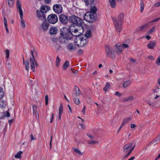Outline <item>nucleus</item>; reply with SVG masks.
Segmentation results:
<instances>
[{"instance_id":"1","label":"nucleus","mask_w":160,"mask_h":160,"mask_svg":"<svg viewBox=\"0 0 160 160\" xmlns=\"http://www.w3.org/2000/svg\"><path fill=\"white\" fill-rule=\"evenodd\" d=\"M97 9L95 6L92 7L90 11L87 12L84 17V20L89 22H93L96 21Z\"/></svg>"},{"instance_id":"2","label":"nucleus","mask_w":160,"mask_h":160,"mask_svg":"<svg viewBox=\"0 0 160 160\" xmlns=\"http://www.w3.org/2000/svg\"><path fill=\"white\" fill-rule=\"evenodd\" d=\"M124 14L123 13L119 14L118 18H113V21L115 29L118 32L120 33L121 31L122 25L123 23Z\"/></svg>"},{"instance_id":"3","label":"nucleus","mask_w":160,"mask_h":160,"mask_svg":"<svg viewBox=\"0 0 160 160\" xmlns=\"http://www.w3.org/2000/svg\"><path fill=\"white\" fill-rule=\"evenodd\" d=\"M69 21L72 23L70 28H71L72 26L75 27L81 26L83 23L82 20L80 18L75 15H72L70 17Z\"/></svg>"},{"instance_id":"4","label":"nucleus","mask_w":160,"mask_h":160,"mask_svg":"<svg viewBox=\"0 0 160 160\" xmlns=\"http://www.w3.org/2000/svg\"><path fill=\"white\" fill-rule=\"evenodd\" d=\"M76 36V38L74 39V42L78 47L84 46L87 43L88 41L86 37L78 36Z\"/></svg>"},{"instance_id":"5","label":"nucleus","mask_w":160,"mask_h":160,"mask_svg":"<svg viewBox=\"0 0 160 160\" xmlns=\"http://www.w3.org/2000/svg\"><path fill=\"white\" fill-rule=\"evenodd\" d=\"M32 57H30L31 66L33 72L35 71V66H38V63L35 59L34 56V53H35L37 55V52L35 51H31V52Z\"/></svg>"},{"instance_id":"6","label":"nucleus","mask_w":160,"mask_h":160,"mask_svg":"<svg viewBox=\"0 0 160 160\" xmlns=\"http://www.w3.org/2000/svg\"><path fill=\"white\" fill-rule=\"evenodd\" d=\"M47 20L48 22L49 23L54 24L58 22V18L56 14H51L48 16L47 18Z\"/></svg>"},{"instance_id":"7","label":"nucleus","mask_w":160,"mask_h":160,"mask_svg":"<svg viewBox=\"0 0 160 160\" xmlns=\"http://www.w3.org/2000/svg\"><path fill=\"white\" fill-rule=\"evenodd\" d=\"M59 19L60 22L63 25H67L69 21V18L64 14H61L59 16Z\"/></svg>"},{"instance_id":"8","label":"nucleus","mask_w":160,"mask_h":160,"mask_svg":"<svg viewBox=\"0 0 160 160\" xmlns=\"http://www.w3.org/2000/svg\"><path fill=\"white\" fill-rule=\"evenodd\" d=\"M135 147V145H134L133 146L132 143H130L126 144L123 148V151L125 152H130L131 153L132 151L134 149Z\"/></svg>"},{"instance_id":"9","label":"nucleus","mask_w":160,"mask_h":160,"mask_svg":"<svg viewBox=\"0 0 160 160\" xmlns=\"http://www.w3.org/2000/svg\"><path fill=\"white\" fill-rule=\"evenodd\" d=\"M52 9L55 13L57 14L61 13L62 12V6L59 4L54 5Z\"/></svg>"},{"instance_id":"10","label":"nucleus","mask_w":160,"mask_h":160,"mask_svg":"<svg viewBox=\"0 0 160 160\" xmlns=\"http://www.w3.org/2000/svg\"><path fill=\"white\" fill-rule=\"evenodd\" d=\"M79 35V34L77 35V34H75L73 35L71 31V30H70V31H69V32H68V33L66 35V37L67 38H63V39L64 40L63 41H62V38H61V42H63L64 43H67V40H70L72 38L73 36H77Z\"/></svg>"},{"instance_id":"11","label":"nucleus","mask_w":160,"mask_h":160,"mask_svg":"<svg viewBox=\"0 0 160 160\" xmlns=\"http://www.w3.org/2000/svg\"><path fill=\"white\" fill-rule=\"evenodd\" d=\"M70 29L67 27L62 28L60 29V34L63 38H67L66 35Z\"/></svg>"},{"instance_id":"12","label":"nucleus","mask_w":160,"mask_h":160,"mask_svg":"<svg viewBox=\"0 0 160 160\" xmlns=\"http://www.w3.org/2000/svg\"><path fill=\"white\" fill-rule=\"evenodd\" d=\"M36 13L37 17L40 19L43 20L46 19L45 14L42 11L38 10L37 11Z\"/></svg>"},{"instance_id":"13","label":"nucleus","mask_w":160,"mask_h":160,"mask_svg":"<svg viewBox=\"0 0 160 160\" xmlns=\"http://www.w3.org/2000/svg\"><path fill=\"white\" fill-rule=\"evenodd\" d=\"M115 45L114 52H115L116 53L119 54L122 51V48L121 46V44L117 43Z\"/></svg>"},{"instance_id":"14","label":"nucleus","mask_w":160,"mask_h":160,"mask_svg":"<svg viewBox=\"0 0 160 160\" xmlns=\"http://www.w3.org/2000/svg\"><path fill=\"white\" fill-rule=\"evenodd\" d=\"M44 21H44L42 24L41 27L43 31L46 32L48 30L49 26V24L48 22L46 20Z\"/></svg>"},{"instance_id":"15","label":"nucleus","mask_w":160,"mask_h":160,"mask_svg":"<svg viewBox=\"0 0 160 160\" xmlns=\"http://www.w3.org/2000/svg\"><path fill=\"white\" fill-rule=\"evenodd\" d=\"M17 9H18L19 11V13L21 19H22L23 16V11L21 8V3L18 0L17 2Z\"/></svg>"},{"instance_id":"16","label":"nucleus","mask_w":160,"mask_h":160,"mask_svg":"<svg viewBox=\"0 0 160 160\" xmlns=\"http://www.w3.org/2000/svg\"><path fill=\"white\" fill-rule=\"evenodd\" d=\"M73 93H74L72 94L73 98L78 97V96L81 93L79 88L76 86L75 87V89L73 90Z\"/></svg>"},{"instance_id":"17","label":"nucleus","mask_w":160,"mask_h":160,"mask_svg":"<svg viewBox=\"0 0 160 160\" xmlns=\"http://www.w3.org/2000/svg\"><path fill=\"white\" fill-rule=\"evenodd\" d=\"M154 93L156 95V96L154 98V99H157L155 101L158 102L160 101V95L156 94V93H158V88L155 89H153Z\"/></svg>"},{"instance_id":"18","label":"nucleus","mask_w":160,"mask_h":160,"mask_svg":"<svg viewBox=\"0 0 160 160\" xmlns=\"http://www.w3.org/2000/svg\"><path fill=\"white\" fill-rule=\"evenodd\" d=\"M106 51L108 56L111 57V56L113 54V52L112 51L110 47L108 46H106Z\"/></svg>"},{"instance_id":"19","label":"nucleus","mask_w":160,"mask_h":160,"mask_svg":"<svg viewBox=\"0 0 160 160\" xmlns=\"http://www.w3.org/2000/svg\"><path fill=\"white\" fill-rule=\"evenodd\" d=\"M156 44L155 41H150L147 45V47L150 49H153Z\"/></svg>"},{"instance_id":"20","label":"nucleus","mask_w":160,"mask_h":160,"mask_svg":"<svg viewBox=\"0 0 160 160\" xmlns=\"http://www.w3.org/2000/svg\"><path fill=\"white\" fill-rule=\"evenodd\" d=\"M76 46L72 43H70L67 46V48L70 51H73L75 49Z\"/></svg>"},{"instance_id":"21","label":"nucleus","mask_w":160,"mask_h":160,"mask_svg":"<svg viewBox=\"0 0 160 160\" xmlns=\"http://www.w3.org/2000/svg\"><path fill=\"white\" fill-rule=\"evenodd\" d=\"M57 32V29L55 27L51 28L50 29V34L51 35L56 34Z\"/></svg>"},{"instance_id":"22","label":"nucleus","mask_w":160,"mask_h":160,"mask_svg":"<svg viewBox=\"0 0 160 160\" xmlns=\"http://www.w3.org/2000/svg\"><path fill=\"white\" fill-rule=\"evenodd\" d=\"M23 64L24 65L25 69L27 71H28L29 69V62L28 60H27L26 61L23 60Z\"/></svg>"},{"instance_id":"23","label":"nucleus","mask_w":160,"mask_h":160,"mask_svg":"<svg viewBox=\"0 0 160 160\" xmlns=\"http://www.w3.org/2000/svg\"><path fill=\"white\" fill-rule=\"evenodd\" d=\"M49 8L48 6H42L41 8V11L43 12L46 13L49 10Z\"/></svg>"},{"instance_id":"24","label":"nucleus","mask_w":160,"mask_h":160,"mask_svg":"<svg viewBox=\"0 0 160 160\" xmlns=\"http://www.w3.org/2000/svg\"><path fill=\"white\" fill-rule=\"evenodd\" d=\"M92 36L91 32L90 30H87L85 36L83 37H86V39H87L88 38H90Z\"/></svg>"},{"instance_id":"25","label":"nucleus","mask_w":160,"mask_h":160,"mask_svg":"<svg viewBox=\"0 0 160 160\" xmlns=\"http://www.w3.org/2000/svg\"><path fill=\"white\" fill-rule=\"evenodd\" d=\"M109 3L110 6L112 8L115 7L116 4V1L115 0H109Z\"/></svg>"},{"instance_id":"26","label":"nucleus","mask_w":160,"mask_h":160,"mask_svg":"<svg viewBox=\"0 0 160 160\" xmlns=\"http://www.w3.org/2000/svg\"><path fill=\"white\" fill-rule=\"evenodd\" d=\"M131 81L130 80L126 81L124 82L123 84V87L124 88L127 87L131 83Z\"/></svg>"},{"instance_id":"27","label":"nucleus","mask_w":160,"mask_h":160,"mask_svg":"<svg viewBox=\"0 0 160 160\" xmlns=\"http://www.w3.org/2000/svg\"><path fill=\"white\" fill-rule=\"evenodd\" d=\"M72 149L73 150L75 153H77L79 155H82L83 154L78 149L75 147L72 148Z\"/></svg>"},{"instance_id":"28","label":"nucleus","mask_w":160,"mask_h":160,"mask_svg":"<svg viewBox=\"0 0 160 160\" xmlns=\"http://www.w3.org/2000/svg\"><path fill=\"white\" fill-rule=\"evenodd\" d=\"M69 67V62L66 61L64 63L63 65V68L64 70H65L68 67Z\"/></svg>"},{"instance_id":"29","label":"nucleus","mask_w":160,"mask_h":160,"mask_svg":"<svg viewBox=\"0 0 160 160\" xmlns=\"http://www.w3.org/2000/svg\"><path fill=\"white\" fill-rule=\"evenodd\" d=\"M140 12H142L144 9V4L143 0H140Z\"/></svg>"},{"instance_id":"30","label":"nucleus","mask_w":160,"mask_h":160,"mask_svg":"<svg viewBox=\"0 0 160 160\" xmlns=\"http://www.w3.org/2000/svg\"><path fill=\"white\" fill-rule=\"evenodd\" d=\"M132 119V117H129L124 118L122 121L123 124H125L129 122Z\"/></svg>"},{"instance_id":"31","label":"nucleus","mask_w":160,"mask_h":160,"mask_svg":"<svg viewBox=\"0 0 160 160\" xmlns=\"http://www.w3.org/2000/svg\"><path fill=\"white\" fill-rule=\"evenodd\" d=\"M110 86H111L110 84L109 83L107 82L106 83L105 87L103 89V90L105 92H107V90L110 88Z\"/></svg>"},{"instance_id":"32","label":"nucleus","mask_w":160,"mask_h":160,"mask_svg":"<svg viewBox=\"0 0 160 160\" xmlns=\"http://www.w3.org/2000/svg\"><path fill=\"white\" fill-rule=\"evenodd\" d=\"M61 61V59L59 58L58 56L56 59V67H58L59 66V63Z\"/></svg>"},{"instance_id":"33","label":"nucleus","mask_w":160,"mask_h":160,"mask_svg":"<svg viewBox=\"0 0 160 160\" xmlns=\"http://www.w3.org/2000/svg\"><path fill=\"white\" fill-rule=\"evenodd\" d=\"M22 152L20 151L18 152L15 156V158H21V155L22 154Z\"/></svg>"},{"instance_id":"34","label":"nucleus","mask_w":160,"mask_h":160,"mask_svg":"<svg viewBox=\"0 0 160 160\" xmlns=\"http://www.w3.org/2000/svg\"><path fill=\"white\" fill-rule=\"evenodd\" d=\"M73 100L74 102L76 104L78 105L79 104L80 101L78 97L73 98Z\"/></svg>"},{"instance_id":"35","label":"nucleus","mask_w":160,"mask_h":160,"mask_svg":"<svg viewBox=\"0 0 160 160\" xmlns=\"http://www.w3.org/2000/svg\"><path fill=\"white\" fill-rule=\"evenodd\" d=\"M88 143L89 144H95L98 143V142L96 141L91 140L88 141Z\"/></svg>"},{"instance_id":"36","label":"nucleus","mask_w":160,"mask_h":160,"mask_svg":"<svg viewBox=\"0 0 160 160\" xmlns=\"http://www.w3.org/2000/svg\"><path fill=\"white\" fill-rule=\"evenodd\" d=\"M14 0H8V4L9 6L12 7L14 4Z\"/></svg>"},{"instance_id":"37","label":"nucleus","mask_w":160,"mask_h":160,"mask_svg":"<svg viewBox=\"0 0 160 160\" xmlns=\"http://www.w3.org/2000/svg\"><path fill=\"white\" fill-rule=\"evenodd\" d=\"M160 140V135H158V136L155 138L154 139H153L152 142H151V143H153V142L154 141L156 142V143H157V142L159 141Z\"/></svg>"},{"instance_id":"38","label":"nucleus","mask_w":160,"mask_h":160,"mask_svg":"<svg viewBox=\"0 0 160 160\" xmlns=\"http://www.w3.org/2000/svg\"><path fill=\"white\" fill-rule=\"evenodd\" d=\"M63 112V106L61 104L59 108V114H62Z\"/></svg>"},{"instance_id":"39","label":"nucleus","mask_w":160,"mask_h":160,"mask_svg":"<svg viewBox=\"0 0 160 160\" xmlns=\"http://www.w3.org/2000/svg\"><path fill=\"white\" fill-rule=\"evenodd\" d=\"M37 106L34 105L33 106V112L34 114H36V112L37 111Z\"/></svg>"},{"instance_id":"40","label":"nucleus","mask_w":160,"mask_h":160,"mask_svg":"<svg viewBox=\"0 0 160 160\" xmlns=\"http://www.w3.org/2000/svg\"><path fill=\"white\" fill-rule=\"evenodd\" d=\"M4 93L3 89L0 88V99H1L4 96Z\"/></svg>"},{"instance_id":"41","label":"nucleus","mask_w":160,"mask_h":160,"mask_svg":"<svg viewBox=\"0 0 160 160\" xmlns=\"http://www.w3.org/2000/svg\"><path fill=\"white\" fill-rule=\"evenodd\" d=\"M21 19V26L22 28H24L25 27V22L23 19L22 18V19Z\"/></svg>"},{"instance_id":"42","label":"nucleus","mask_w":160,"mask_h":160,"mask_svg":"<svg viewBox=\"0 0 160 160\" xmlns=\"http://www.w3.org/2000/svg\"><path fill=\"white\" fill-rule=\"evenodd\" d=\"M155 28V26L154 27L152 28H151L150 29V30L148 32V34H150L152 33L154 31Z\"/></svg>"},{"instance_id":"43","label":"nucleus","mask_w":160,"mask_h":160,"mask_svg":"<svg viewBox=\"0 0 160 160\" xmlns=\"http://www.w3.org/2000/svg\"><path fill=\"white\" fill-rule=\"evenodd\" d=\"M130 154V152H128L126 155L122 156V159H124L127 158L128 156H129Z\"/></svg>"},{"instance_id":"44","label":"nucleus","mask_w":160,"mask_h":160,"mask_svg":"<svg viewBox=\"0 0 160 160\" xmlns=\"http://www.w3.org/2000/svg\"><path fill=\"white\" fill-rule=\"evenodd\" d=\"M3 20H4V25L5 27L7 26H8V24L7 21V19L5 17H4L3 18Z\"/></svg>"},{"instance_id":"45","label":"nucleus","mask_w":160,"mask_h":160,"mask_svg":"<svg viewBox=\"0 0 160 160\" xmlns=\"http://www.w3.org/2000/svg\"><path fill=\"white\" fill-rule=\"evenodd\" d=\"M5 52L6 54V57L8 58L9 55V52L8 49H6L5 51Z\"/></svg>"},{"instance_id":"46","label":"nucleus","mask_w":160,"mask_h":160,"mask_svg":"<svg viewBox=\"0 0 160 160\" xmlns=\"http://www.w3.org/2000/svg\"><path fill=\"white\" fill-rule=\"evenodd\" d=\"M45 104L47 105L48 104V95H46L45 97Z\"/></svg>"},{"instance_id":"47","label":"nucleus","mask_w":160,"mask_h":160,"mask_svg":"<svg viewBox=\"0 0 160 160\" xmlns=\"http://www.w3.org/2000/svg\"><path fill=\"white\" fill-rule=\"evenodd\" d=\"M122 48H126L128 47V45L124 43L121 45Z\"/></svg>"},{"instance_id":"48","label":"nucleus","mask_w":160,"mask_h":160,"mask_svg":"<svg viewBox=\"0 0 160 160\" xmlns=\"http://www.w3.org/2000/svg\"><path fill=\"white\" fill-rule=\"evenodd\" d=\"M156 63L158 65L160 64V56L158 58L156 61Z\"/></svg>"},{"instance_id":"49","label":"nucleus","mask_w":160,"mask_h":160,"mask_svg":"<svg viewBox=\"0 0 160 160\" xmlns=\"http://www.w3.org/2000/svg\"><path fill=\"white\" fill-rule=\"evenodd\" d=\"M115 95L118 97H121L122 95V94L118 92H115Z\"/></svg>"},{"instance_id":"50","label":"nucleus","mask_w":160,"mask_h":160,"mask_svg":"<svg viewBox=\"0 0 160 160\" xmlns=\"http://www.w3.org/2000/svg\"><path fill=\"white\" fill-rule=\"evenodd\" d=\"M154 5L155 7H156L160 6V2H156L154 4Z\"/></svg>"},{"instance_id":"51","label":"nucleus","mask_w":160,"mask_h":160,"mask_svg":"<svg viewBox=\"0 0 160 160\" xmlns=\"http://www.w3.org/2000/svg\"><path fill=\"white\" fill-rule=\"evenodd\" d=\"M30 139L31 141L32 140H35L36 138L33 136V134H31L30 135Z\"/></svg>"},{"instance_id":"52","label":"nucleus","mask_w":160,"mask_h":160,"mask_svg":"<svg viewBox=\"0 0 160 160\" xmlns=\"http://www.w3.org/2000/svg\"><path fill=\"white\" fill-rule=\"evenodd\" d=\"M131 128H133L137 127V125L134 124H131L130 125Z\"/></svg>"},{"instance_id":"53","label":"nucleus","mask_w":160,"mask_h":160,"mask_svg":"<svg viewBox=\"0 0 160 160\" xmlns=\"http://www.w3.org/2000/svg\"><path fill=\"white\" fill-rule=\"evenodd\" d=\"M147 27L146 25H143L142 26H141L140 28V29L141 30H142L143 29H144L145 28Z\"/></svg>"},{"instance_id":"54","label":"nucleus","mask_w":160,"mask_h":160,"mask_svg":"<svg viewBox=\"0 0 160 160\" xmlns=\"http://www.w3.org/2000/svg\"><path fill=\"white\" fill-rule=\"evenodd\" d=\"M149 105V106H152L153 107H155V105L154 104V103H150V102H149L148 103Z\"/></svg>"},{"instance_id":"55","label":"nucleus","mask_w":160,"mask_h":160,"mask_svg":"<svg viewBox=\"0 0 160 160\" xmlns=\"http://www.w3.org/2000/svg\"><path fill=\"white\" fill-rule=\"evenodd\" d=\"M128 101L132 100L133 99V97L132 96H130L128 98Z\"/></svg>"},{"instance_id":"56","label":"nucleus","mask_w":160,"mask_h":160,"mask_svg":"<svg viewBox=\"0 0 160 160\" xmlns=\"http://www.w3.org/2000/svg\"><path fill=\"white\" fill-rule=\"evenodd\" d=\"M148 58L151 60H154V57L152 56H149L148 57Z\"/></svg>"},{"instance_id":"57","label":"nucleus","mask_w":160,"mask_h":160,"mask_svg":"<svg viewBox=\"0 0 160 160\" xmlns=\"http://www.w3.org/2000/svg\"><path fill=\"white\" fill-rule=\"evenodd\" d=\"M87 135L88 137L92 139L93 138V137L89 133L87 134Z\"/></svg>"},{"instance_id":"58","label":"nucleus","mask_w":160,"mask_h":160,"mask_svg":"<svg viewBox=\"0 0 160 160\" xmlns=\"http://www.w3.org/2000/svg\"><path fill=\"white\" fill-rule=\"evenodd\" d=\"M54 118V115L53 113H52V117L50 119V122L52 123V122Z\"/></svg>"},{"instance_id":"59","label":"nucleus","mask_w":160,"mask_h":160,"mask_svg":"<svg viewBox=\"0 0 160 160\" xmlns=\"http://www.w3.org/2000/svg\"><path fill=\"white\" fill-rule=\"evenodd\" d=\"M46 4H49L51 2V0H44Z\"/></svg>"},{"instance_id":"60","label":"nucleus","mask_w":160,"mask_h":160,"mask_svg":"<svg viewBox=\"0 0 160 160\" xmlns=\"http://www.w3.org/2000/svg\"><path fill=\"white\" fill-rule=\"evenodd\" d=\"M156 142L154 141L153 142V143H151V142L148 144V146H149L151 145L152 144L155 145L157 143Z\"/></svg>"},{"instance_id":"61","label":"nucleus","mask_w":160,"mask_h":160,"mask_svg":"<svg viewBox=\"0 0 160 160\" xmlns=\"http://www.w3.org/2000/svg\"><path fill=\"white\" fill-rule=\"evenodd\" d=\"M79 124L80 125L81 128L82 129H84L85 128V126L82 123H79Z\"/></svg>"},{"instance_id":"62","label":"nucleus","mask_w":160,"mask_h":160,"mask_svg":"<svg viewBox=\"0 0 160 160\" xmlns=\"http://www.w3.org/2000/svg\"><path fill=\"white\" fill-rule=\"evenodd\" d=\"M159 18L155 19L153 20L150 22H156V21H158V20H159Z\"/></svg>"},{"instance_id":"63","label":"nucleus","mask_w":160,"mask_h":160,"mask_svg":"<svg viewBox=\"0 0 160 160\" xmlns=\"http://www.w3.org/2000/svg\"><path fill=\"white\" fill-rule=\"evenodd\" d=\"M85 109L86 108L85 106H83V108L82 110V112L83 113H85Z\"/></svg>"},{"instance_id":"64","label":"nucleus","mask_w":160,"mask_h":160,"mask_svg":"<svg viewBox=\"0 0 160 160\" xmlns=\"http://www.w3.org/2000/svg\"><path fill=\"white\" fill-rule=\"evenodd\" d=\"M72 32H74V33H75V34H76V33H77V32H78V29H76H76H75L73 31H72Z\"/></svg>"}]
</instances>
